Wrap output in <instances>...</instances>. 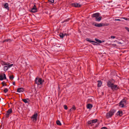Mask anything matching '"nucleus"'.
Listing matches in <instances>:
<instances>
[{
    "label": "nucleus",
    "instance_id": "nucleus-1",
    "mask_svg": "<svg viewBox=\"0 0 129 129\" xmlns=\"http://www.w3.org/2000/svg\"><path fill=\"white\" fill-rule=\"evenodd\" d=\"M97 121L98 120L97 119L88 121L87 122L88 125L89 126H93V127H95L97 126V125L95 124L97 122Z\"/></svg>",
    "mask_w": 129,
    "mask_h": 129
},
{
    "label": "nucleus",
    "instance_id": "nucleus-2",
    "mask_svg": "<svg viewBox=\"0 0 129 129\" xmlns=\"http://www.w3.org/2000/svg\"><path fill=\"white\" fill-rule=\"evenodd\" d=\"M116 112V111L114 109H111L106 114V117L107 118H108L112 116Z\"/></svg>",
    "mask_w": 129,
    "mask_h": 129
},
{
    "label": "nucleus",
    "instance_id": "nucleus-3",
    "mask_svg": "<svg viewBox=\"0 0 129 129\" xmlns=\"http://www.w3.org/2000/svg\"><path fill=\"white\" fill-rule=\"evenodd\" d=\"M126 100L123 99L119 103V106L123 108L124 107V105H126Z\"/></svg>",
    "mask_w": 129,
    "mask_h": 129
},
{
    "label": "nucleus",
    "instance_id": "nucleus-4",
    "mask_svg": "<svg viewBox=\"0 0 129 129\" xmlns=\"http://www.w3.org/2000/svg\"><path fill=\"white\" fill-rule=\"evenodd\" d=\"M44 81H42V80L41 78H39V79L36 78L35 80V82L38 85H39L42 84V82H43Z\"/></svg>",
    "mask_w": 129,
    "mask_h": 129
},
{
    "label": "nucleus",
    "instance_id": "nucleus-5",
    "mask_svg": "<svg viewBox=\"0 0 129 129\" xmlns=\"http://www.w3.org/2000/svg\"><path fill=\"white\" fill-rule=\"evenodd\" d=\"M12 112V109L11 108L9 109L7 111L6 113L5 114L6 117L8 118L9 116Z\"/></svg>",
    "mask_w": 129,
    "mask_h": 129
},
{
    "label": "nucleus",
    "instance_id": "nucleus-6",
    "mask_svg": "<svg viewBox=\"0 0 129 129\" xmlns=\"http://www.w3.org/2000/svg\"><path fill=\"white\" fill-rule=\"evenodd\" d=\"M109 25V24H106V25L105 24L100 23H96L94 25L97 27H101L102 26H107Z\"/></svg>",
    "mask_w": 129,
    "mask_h": 129
},
{
    "label": "nucleus",
    "instance_id": "nucleus-7",
    "mask_svg": "<svg viewBox=\"0 0 129 129\" xmlns=\"http://www.w3.org/2000/svg\"><path fill=\"white\" fill-rule=\"evenodd\" d=\"M6 77L5 74L2 73L0 74V80H3L4 79H6Z\"/></svg>",
    "mask_w": 129,
    "mask_h": 129
},
{
    "label": "nucleus",
    "instance_id": "nucleus-8",
    "mask_svg": "<svg viewBox=\"0 0 129 129\" xmlns=\"http://www.w3.org/2000/svg\"><path fill=\"white\" fill-rule=\"evenodd\" d=\"M37 113H35L31 117V118L33 119L34 121H36L37 120Z\"/></svg>",
    "mask_w": 129,
    "mask_h": 129
},
{
    "label": "nucleus",
    "instance_id": "nucleus-9",
    "mask_svg": "<svg viewBox=\"0 0 129 129\" xmlns=\"http://www.w3.org/2000/svg\"><path fill=\"white\" fill-rule=\"evenodd\" d=\"M110 87L113 90H117L119 88L117 85H114V84Z\"/></svg>",
    "mask_w": 129,
    "mask_h": 129
},
{
    "label": "nucleus",
    "instance_id": "nucleus-10",
    "mask_svg": "<svg viewBox=\"0 0 129 129\" xmlns=\"http://www.w3.org/2000/svg\"><path fill=\"white\" fill-rule=\"evenodd\" d=\"M100 14V13H99L93 14L92 16V18H98L99 17Z\"/></svg>",
    "mask_w": 129,
    "mask_h": 129
},
{
    "label": "nucleus",
    "instance_id": "nucleus-11",
    "mask_svg": "<svg viewBox=\"0 0 129 129\" xmlns=\"http://www.w3.org/2000/svg\"><path fill=\"white\" fill-rule=\"evenodd\" d=\"M107 83L108 86L110 87L111 86L113 85V83L111 82V81L110 80L108 81L107 82Z\"/></svg>",
    "mask_w": 129,
    "mask_h": 129
},
{
    "label": "nucleus",
    "instance_id": "nucleus-12",
    "mask_svg": "<svg viewBox=\"0 0 129 129\" xmlns=\"http://www.w3.org/2000/svg\"><path fill=\"white\" fill-rule=\"evenodd\" d=\"M73 6L75 7L80 8L81 7V5H79V4L78 3H75L72 4Z\"/></svg>",
    "mask_w": 129,
    "mask_h": 129
},
{
    "label": "nucleus",
    "instance_id": "nucleus-13",
    "mask_svg": "<svg viewBox=\"0 0 129 129\" xmlns=\"http://www.w3.org/2000/svg\"><path fill=\"white\" fill-rule=\"evenodd\" d=\"M4 8L7 9V10H9V5L7 3H5L4 5Z\"/></svg>",
    "mask_w": 129,
    "mask_h": 129
},
{
    "label": "nucleus",
    "instance_id": "nucleus-14",
    "mask_svg": "<svg viewBox=\"0 0 129 129\" xmlns=\"http://www.w3.org/2000/svg\"><path fill=\"white\" fill-rule=\"evenodd\" d=\"M24 90V88H18L17 89V92H23Z\"/></svg>",
    "mask_w": 129,
    "mask_h": 129
},
{
    "label": "nucleus",
    "instance_id": "nucleus-15",
    "mask_svg": "<svg viewBox=\"0 0 129 129\" xmlns=\"http://www.w3.org/2000/svg\"><path fill=\"white\" fill-rule=\"evenodd\" d=\"M76 108L75 106L74 105H73V106L70 109L69 111L70 112L72 111L75 110H76Z\"/></svg>",
    "mask_w": 129,
    "mask_h": 129
},
{
    "label": "nucleus",
    "instance_id": "nucleus-16",
    "mask_svg": "<svg viewBox=\"0 0 129 129\" xmlns=\"http://www.w3.org/2000/svg\"><path fill=\"white\" fill-rule=\"evenodd\" d=\"M123 115V112L121 111H118L117 113V115H119L120 116H122Z\"/></svg>",
    "mask_w": 129,
    "mask_h": 129
},
{
    "label": "nucleus",
    "instance_id": "nucleus-17",
    "mask_svg": "<svg viewBox=\"0 0 129 129\" xmlns=\"http://www.w3.org/2000/svg\"><path fill=\"white\" fill-rule=\"evenodd\" d=\"M30 11L33 13H35L37 11V9H35V8H32L30 9Z\"/></svg>",
    "mask_w": 129,
    "mask_h": 129
},
{
    "label": "nucleus",
    "instance_id": "nucleus-18",
    "mask_svg": "<svg viewBox=\"0 0 129 129\" xmlns=\"http://www.w3.org/2000/svg\"><path fill=\"white\" fill-rule=\"evenodd\" d=\"M98 87H101V85L102 84V82L101 80H98Z\"/></svg>",
    "mask_w": 129,
    "mask_h": 129
},
{
    "label": "nucleus",
    "instance_id": "nucleus-19",
    "mask_svg": "<svg viewBox=\"0 0 129 129\" xmlns=\"http://www.w3.org/2000/svg\"><path fill=\"white\" fill-rule=\"evenodd\" d=\"M86 40L87 41L89 42H90V43L93 42V43H97V44H98L96 42L94 41L91 40H90L88 38H86Z\"/></svg>",
    "mask_w": 129,
    "mask_h": 129
},
{
    "label": "nucleus",
    "instance_id": "nucleus-20",
    "mask_svg": "<svg viewBox=\"0 0 129 129\" xmlns=\"http://www.w3.org/2000/svg\"><path fill=\"white\" fill-rule=\"evenodd\" d=\"M1 63L2 65H6L9 64V63H6L5 61H1Z\"/></svg>",
    "mask_w": 129,
    "mask_h": 129
},
{
    "label": "nucleus",
    "instance_id": "nucleus-21",
    "mask_svg": "<svg viewBox=\"0 0 129 129\" xmlns=\"http://www.w3.org/2000/svg\"><path fill=\"white\" fill-rule=\"evenodd\" d=\"M92 107V105L90 104H88L87 106V109H90Z\"/></svg>",
    "mask_w": 129,
    "mask_h": 129
},
{
    "label": "nucleus",
    "instance_id": "nucleus-22",
    "mask_svg": "<svg viewBox=\"0 0 129 129\" xmlns=\"http://www.w3.org/2000/svg\"><path fill=\"white\" fill-rule=\"evenodd\" d=\"M12 41V40L10 39H5V40H3V42L4 43L6 42H8V41H9V42H11Z\"/></svg>",
    "mask_w": 129,
    "mask_h": 129
},
{
    "label": "nucleus",
    "instance_id": "nucleus-23",
    "mask_svg": "<svg viewBox=\"0 0 129 129\" xmlns=\"http://www.w3.org/2000/svg\"><path fill=\"white\" fill-rule=\"evenodd\" d=\"M65 35L64 34H63L62 33H60L59 34V36L60 37V38H63V37Z\"/></svg>",
    "mask_w": 129,
    "mask_h": 129
},
{
    "label": "nucleus",
    "instance_id": "nucleus-24",
    "mask_svg": "<svg viewBox=\"0 0 129 129\" xmlns=\"http://www.w3.org/2000/svg\"><path fill=\"white\" fill-rule=\"evenodd\" d=\"M102 18V17H99L98 18H95V20L96 21H99L101 20Z\"/></svg>",
    "mask_w": 129,
    "mask_h": 129
},
{
    "label": "nucleus",
    "instance_id": "nucleus-25",
    "mask_svg": "<svg viewBox=\"0 0 129 129\" xmlns=\"http://www.w3.org/2000/svg\"><path fill=\"white\" fill-rule=\"evenodd\" d=\"M9 77L10 79L11 80H12L14 79V77L13 75H10L9 76Z\"/></svg>",
    "mask_w": 129,
    "mask_h": 129
},
{
    "label": "nucleus",
    "instance_id": "nucleus-26",
    "mask_svg": "<svg viewBox=\"0 0 129 129\" xmlns=\"http://www.w3.org/2000/svg\"><path fill=\"white\" fill-rule=\"evenodd\" d=\"M56 124L59 125H61V124L59 121L58 120L56 121Z\"/></svg>",
    "mask_w": 129,
    "mask_h": 129
},
{
    "label": "nucleus",
    "instance_id": "nucleus-27",
    "mask_svg": "<svg viewBox=\"0 0 129 129\" xmlns=\"http://www.w3.org/2000/svg\"><path fill=\"white\" fill-rule=\"evenodd\" d=\"M95 40L97 42H98V43H102V42L100 40L97 39H95Z\"/></svg>",
    "mask_w": 129,
    "mask_h": 129
},
{
    "label": "nucleus",
    "instance_id": "nucleus-28",
    "mask_svg": "<svg viewBox=\"0 0 129 129\" xmlns=\"http://www.w3.org/2000/svg\"><path fill=\"white\" fill-rule=\"evenodd\" d=\"M8 68L7 67V66H5L4 67V70L6 71L8 70Z\"/></svg>",
    "mask_w": 129,
    "mask_h": 129
},
{
    "label": "nucleus",
    "instance_id": "nucleus-29",
    "mask_svg": "<svg viewBox=\"0 0 129 129\" xmlns=\"http://www.w3.org/2000/svg\"><path fill=\"white\" fill-rule=\"evenodd\" d=\"M1 84L3 85V86H7V85L6 84L5 82L4 81Z\"/></svg>",
    "mask_w": 129,
    "mask_h": 129
},
{
    "label": "nucleus",
    "instance_id": "nucleus-30",
    "mask_svg": "<svg viewBox=\"0 0 129 129\" xmlns=\"http://www.w3.org/2000/svg\"><path fill=\"white\" fill-rule=\"evenodd\" d=\"M4 92L5 93L7 92L8 91V90L7 88H5L4 90Z\"/></svg>",
    "mask_w": 129,
    "mask_h": 129
},
{
    "label": "nucleus",
    "instance_id": "nucleus-31",
    "mask_svg": "<svg viewBox=\"0 0 129 129\" xmlns=\"http://www.w3.org/2000/svg\"><path fill=\"white\" fill-rule=\"evenodd\" d=\"M22 101L25 103H27L28 102V101L26 99H22Z\"/></svg>",
    "mask_w": 129,
    "mask_h": 129
},
{
    "label": "nucleus",
    "instance_id": "nucleus-32",
    "mask_svg": "<svg viewBox=\"0 0 129 129\" xmlns=\"http://www.w3.org/2000/svg\"><path fill=\"white\" fill-rule=\"evenodd\" d=\"M13 64H11L7 66V67L8 68V69L10 68V67H12V66H13Z\"/></svg>",
    "mask_w": 129,
    "mask_h": 129
},
{
    "label": "nucleus",
    "instance_id": "nucleus-33",
    "mask_svg": "<svg viewBox=\"0 0 129 129\" xmlns=\"http://www.w3.org/2000/svg\"><path fill=\"white\" fill-rule=\"evenodd\" d=\"M48 1L51 3H53L54 2V0H48Z\"/></svg>",
    "mask_w": 129,
    "mask_h": 129
},
{
    "label": "nucleus",
    "instance_id": "nucleus-34",
    "mask_svg": "<svg viewBox=\"0 0 129 129\" xmlns=\"http://www.w3.org/2000/svg\"><path fill=\"white\" fill-rule=\"evenodd\" d=\"M33 4H34V5L33 7V8H35V9H37L36 6L35 5L36 3H34Z\"/></svg>",
    "mask_w": 129,
    "mask_h": 129
},
{
    "label": "nucleus",
    "instance_id": "nucleus-35",
    "mask_svg": "<svg viewBox=\"0 0 129 129\" xmlns=\"http://www.w3.org/2000/svg\"><path fill=\"white\" fill-rule=\"evenodd\" d=\"M64 109L66 110H67L68 109L66 105H64Z\"/></svg>",
    "mask_w": 129,
    "mask_h": 129
},
{
    "label": "nucleus",
    "instance_id": "nucleus-36",
    "mask_svg": "<svg viewBox=\"0 0 129 129\" xmlns=\"http://www.w3.org/2000/svg\"><path fill=\"white\" fill-rule=\"evenodd\" d=\"M125 29L127 30L129 32V28L127 27H125Z\"/></svg>",
    "mask_w": 129,
    "mask_h": 129
},
{
    "label": "nucleus",
    "instance_id": "nucleus-37",
    "mask_svg": "<svg viewBox=\"0 0 129 129\" xmlns=\"http://www.w3.org/2000/svg\"><path fill=\"white\" fill-rule=\"evenodd\" d=\"M125 29L127 30L129 32V28L127 27H125Z\"/></svg>",
    "mask_w": 129,
    "mask_h": 129
},
{
    "label": "nucleus",
    "instance_id": "nucleus-38",
    "mask_svg": "<svg viewBox=\"0 0 129 129\" xmlns=\"http://www.w3.org/2000/svg\"><path fill=\"white\" fill-rule=\"evenodd\" d=\"M122 18L126 20H129V19L128 18H127L124 17H122Z\"/></svg>",
    "mask_w": 129,
    "mask_h": 129
},
{
    "label": "nucleus",
    "instance_id": "nucleus-39",
    "mask_svg": "<svg viewBox=\"0 0 129 129\" xmlns=\"http://www.w3.org/2000/svg\"><path fill=\"white\" fill-rule=\"evenodd\" d=\"M69 19H66L65 20H64L63 21V22H62V23H63V22H66V21H68L69 20Z\"/></svg>",
    "mask_w": 129,
    "mask_h": 129
},
{
    "label": "nucleus",
    "instance_id": "nucleus-40",
    "mask_svg": "<svg viewBox=\"0 0 129 129\" xmlns=\"http://www.w3.org/2000/svg\"><path fill=\"white\" fill-rule=\"evenodd\" d=\"M58 95H59L61 93V91L60 90H58Z\"/></svg>",
    "mask_w": 129,
    "mask_h": 129
},
{
    "label": "nucleus",
    "instance_id": "nucleus-41",
    "mask_svg": "<svg viewBox=\"0 0 129 129\" xmlns=\"http://www.w3.org/2000/svg\"><path fill=\"white\" fill-rule=\"evenodd\" d=\"M101 129H108L107 128L105 127H104L101 128Z\"/></svg>",
    "mask_w": 129,
    "mask_h": 129
},
{
    "label": "nucleus",
    "instance_id": "nucleus-42",
    "mask_svg": "<svg viewBox=\"0 0 129 129\" xmlns=\"http://www.w3.org/2000/svg\"><path fill=\"white\" fill-rule=\"evenodd\" d=\"M115 38V37L114 36H111V39H114Z\"/></svg>",
    "mask_w": 129,
    "mask_h": 129
},
{
    "label": "nucleus",
    "instance_id": "nucleus-43",
    "mask_svg": "<svg viewBox=\"0 0 129 129\" xmlns=\"http://www.w3.org/2000/svg\"><path fill=\"white\" fill-rule=\"evenodd\" d=\"M114 20L115 21H121V20L119 19H114Z\"/></svg>",
    "mask_w": 129,
    "mask_h": 129
},
{
    "label": "nucleus",
    "instance_id": "nucleus-44",
    "mask_svg": "<svg viewBox=\"0 0 129 129\" xmlns=\"http://www.w3.org/2000/svg\"><path fill=\"white\" fill-rule=\"evenodd\" d=\"M13 84L14 85H15V82H13Z\"/></svg>",
    "mask_w": 129,
    "mask_h": 129
},
{
    "label": "nucleus",
    "instance_id": "nucleus-45",
    "mask_svg": "<svg viewBox=\"0 0 129 129\" xmlns=\"http://www.w3.org/2000/svg\"><path fill=\"white\" fill-rule=\"evenodd\" d=\"M58 90H60V87L59 86H58Z\"/></svg>",
    "mask_w": 129,
    "mask_h": 129
},
{
    "label": "nucleus",
    "instance_id": "nucleus-46",
    "mask_svg": "<svg viewBox=\"0 0 129 129\" xmlns=\"http://www.w3.org/2000/svg\"><path fill=\"white\" fill-rule=\"evenodd\" d=\"M92 44L94 45H97V44H95V43H93Z\"/></svg>",
    "mask_w": 129,
    "mask_h": 129
},
{
    "label": "nucleus",
    "instance_id": "nucleus-47",
    "mask_svg": "<svg viewBox=\"0 0 129 129\" xmlns=\"http://www.w3.org/2000/svg\"><path fill=\"white\" fill-rule=\"evenodd\" d=\"M1 126H0V127H1Z\"/></svg>",
    "mask_w": 129,
    "mask_h": 129
},
{
    "label": "nucleus",
    "instance_id": "nucleus-48",
    "mask_svg": "<svg viewBox=\"0 0 129 129\" xmlns=\"http://www.w3.org/2000/svg\"><path fill=\"white\" fill-rule=\"evenodd\" d=\"M128 91H129V89H128Z\"/></svg>",
    "mask_w": 129,
    "mask_h": 129
}]
</instances>
